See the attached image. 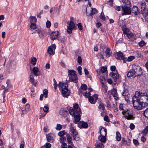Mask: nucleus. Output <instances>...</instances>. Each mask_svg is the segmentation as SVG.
<instances>
[{
    "label": "nucleus",
    "instance_id": "f257e3e1",
    "mask_svg": "<svg viewBox=\"0 0 148 148\" xmlns=\"http://www.w3.org/2000/svg\"><path fill=\"white\" fill-rule=\"evenodd\" d=\"M132 102L134 108L142 109L147 106L148 103V96L147 93L144 91H137L132 97Z\"/></svg>",
    "mask_w": 148,
    "mask_h": 148
},
{
    "label": "nucleus",
    "instance_id": "f03ea898",
    "mask_svg": "<svg viewBox=\"0 0 148 148\" xmlns=\"http://www.w3.org/2000/svg\"><path fill=\"white\" fill-rule=\"evenodd\" d=\"M70 114L74 117V122L76 123L79 122L80 119V114L81 113V109L79 108V105L76 103L73 106V108L69 111Z\"/></svg>",
    "mask_w": 148,
    "mask_h": 148
},
{
    "label": "nucleus",
    "instance_id": "7ed1b4c3",
    "mask_svg": "<svg viewBox=\"0 0 148 148\" xmlns=\"http://www.w3.org/2000/svg\"><path fill=\"white\" fill-rule=\"evenodd\" d=\"M119 109L120 110H123L122 113L123 115H125L124 117L127 120L133 119L134 118L133 117L132 111L128 110H124L123 105V104L121 103L120 104Z\"/></svg>",
    "mask_w": 148,
    "mask_h": 148
},
{
    "label": "nucleus",
    "instance_id": "20e7f679",
    "mask_svg": "<svg viewBox=\"0 0 148 148\" xmlns=\"http://www.w3.org/2000/svg\"><path fill=\"white\" fill-rule=\"evenodd\" d=\"M130 2L127 0L124 6H122L121 14L122 16L130 14H131Z\"/></svg>",
    "mask_w": 148,
    "mask_h": 148
},
{
    "label": "nucleus",
    "instance_id": "39448f33",
    "mask_svg": "<svg viewBox=\"0 0 148 148\" xmlns=\"http://www.w3.org/2000/svg\"><path fill=\"white\" fill-rule=\"evenodd\" d=\"M74 18L73 17H70V21L67 22L68 26H67V32L70 34L72 33V30L75 28V25L74 23Z\"/></svg>",
    "mask_w": 148,
    "mask_h": 148
},
{
    "label": "nucleus",
    "instance_id": "423d86ee",
    "mask_svg": "<svg viewBox=\"0 0 148 148\" xmlns=\"http://www.w3.org/2000/svg\"><path fill=\"white\" fill-rule=\"evenodd\" d=\"M133 69L135 71L136 75L138 76L141 75L142 73V70L141 67L138 65H134L133 67Z\"/></svg>",
    "mask_w": 148,
    "mask_h": 148
},
{
    "label": "nucleus",
    "instance_id": "0eeeda50",
    "mask_svg": "<svg viewBox=\"0 0 148 148\" xmlns=\"http://www.w3.org/2000/svg\"><path fill=\"white\" fill-rule=\"evenodd\" d=\"M61 90L63 96L64 97H67L70 95V91L67 87L64 88Z\"/></svg>",
    "mask_w": 148,
    "mask_h": 148
},
{
    "label": "nucleus",
    "instance_id": "6e6552de",
    "mask_svg": "<svg viewBox=\"0 0 148 148\" xmlns=\"http://www.w3.org/2000/svg\"><path fill=\"white\" fill-rule=\"evenodd\" d=\"M56 47V46L54 44H52L49 47L48 49V52L49 53L52 55L54 54L55 52L53 51V50H55Z\"/></svg>",
    "mask_w": 148,
    "mask_h": 148
},
{
    "label": "nucleus",
    "instance_id": "1a4fd4ad",
    "mask_svg": "<svg viewBox=\"0 0 148 148\" xmlns=\"http://www.w3.org/2000/svg\"><path fill=\"white\" fill-rule=\"evenodd\" d=\"M97 103L99 104L98 108L101 111H103L105 109V106L102 103V101L101 99H98Z\"/></svg>",
    "mask_w": 148,
    "mask_h": 148
},
{
    "label": "nucleus",
    "instance_id": "9d476101",
    "mask_svg": "<svg viewBox=\"0 0 148 148\" xmlns=\"http://www.w3.org/2000/svg\"><path fill=\"white\" fill-rule=\"evenodd\" d=\"M59 34V33L58 31H57L56 32H52L51 35V39L52 40H54L55 39H57Z\"/></svg>",
    "mask_w": 148,
    "mask_h": 148
},
{
    "label": "nucleus",
    "instance_id": "9b49d317",
    "mask_svg": "<svg viewBox=\"0 0 148 148\" xmlns=\"http://www.w3.org/2000/svg\"><path fill=\"white\" fill-rule=\"evenodd\" d=\"M132 11L135 15L139 14L140 12V10L138 9V7L136 6H133Z\"/></svg>",
    "mask_w": 148,
    "mask_h": 148
},
{
    "label": "nucleus",
    "instance_id": "f8f14e48",
    "mask_svg": "<svg viewBox=\"0 0 148 148\" xmlns=\"http://www.w3.org/2000/svg\"><path fill=\"white\" fill-rule=\"evenodd\" d=\"M58 85V86L60 90L68 87V85L66 83H63L61 82H59V84Z\"/></svg>",
    "mask_w": 148,
    "mask_h": 148
},
{
    "label": "nucleus",
    "instance_id": "ddd939ff",
    "mask_svg": "<svg viewBox=\"0 0 148 148\" xmlns=\"http://www.w3.org/2000/svg\"><path fill=\"white\" fill-rule=\"evenodd\" d=\"M88 126V125L87 123L83 121H80L78 124V126L79 128H86Z\"/></svg>",
    "mask_w": 148,
    "mask_h": 148
},
{
    "label": "nucleus",
    "instance_id": "4468645a",
    "mask_svg": "<svg viewBox=\"0 0 148 148\" xmlns=\"http://www.w3.org/2000/svg\"><path fill=\"white\" fill-rule=\"evenodd\" d=\"M39 69L37 67H34L32 70H31V72H32L36 76H38L39 75V74L38 73L39 72Z\"/></svg>",
    "mask_w": 148,
    "mask_h": 148
},
{
    "label": "nucleus",
    "instance_id": "2eb2a0df",
    "mask_svg": "<svg viewBox=\"0 0 148 148\" xmlns=\"http://www.w3.org/2000/svg\"><path fill=\"white\" fill-rule=\"evenodd\" d=\"M110 75L112 76L114 80L118 79L119 77L118 73L116 71L114 72L110 73Z\"/></svg>",
    "mask_w": 148,
    "mask_h": 148
},
{
    "label": "nucleus",
    "instance_id": "dca6fc26",
    "mask_svg": "<svg viewBox=\"0 0 148 148\" xmlns=\"http://www.w3.org/2000/svg\"><path fill=\"white\" fill-rule=\"evenodd\" d=\"M29 81L32 84L34 85L35 86H36L37 82L34 79L33 75H31L29 76Z\"/></svg>",
    "mask_w": 148,
    "mask_h": 148
},
{
    "label": "nucleus",
    "instance_id": "f3484780",
    "mask_svg": "<svg viewBox=\"0 0 148 148\" xmlns=\"http://www.w3.org/2000/svg\"><path fill=\"white\" fill-rule=\"evenodd\" d=\"M135 72V71H134L133 69L130 70L127 74V76L128 77L136 76V73Z\"/></svg>",
    "mask_w": 148,
    "mask_h": 148
},
{
    "label": "nucleus",
    "instance_id": "a211bd4d",
    "mask_svg": "<svg viewBox=\"0 0 148 148\" xmlns=\"http://www.w3.org/2000/svg\"><path fill=\"white\" fill-rule=\"evenodd\" d=\"M47 141L50 143L53 142L54 140L53 137V135L51 134H48L46 135Z\"/></svg>",
    "mask_w": 148,
    "mask_h": 148
},
{
    "label": "nucleus",
    "instance_id": "6ab92c4d",
    "mask_svg": "<svg viewBox=\"0 0 148 148\" xmlns=\"http://www.w3.org/2000/svg\"><path fill=\"white\" fill-rule=\"evenodd\" d=\"M111 93L112 95L114 97H115L116 100L118 98V96L117 93V90L116 88H113L111 91Z\"/></svg>",
    "mask_w": 148,
    "mask_h": 148
},
{
    "label": "nucleus",
    "instance_id": "aec40b11",
    "mask_svg": "<svg viewBox=\"0 0 148 148\" xmlns=\"http://www.w3.org/2000/svg\"><path fill=\"white\" fill-rule=\"evenodd\" d=\"M100 135L102 136H106L107 134V129L106 128L102 127L100 130Z\"/></svg>",
    "mask_w": 148,
    "mask_h": 148
},
{
    "label": "nucleus",
    "instance_id": "412c9836",
    "mask_svg": "<svg viewBox=\"0 0 148 148\" xmlns=\"http://www.w3.org/2000/svg\"><path fill=\"white\" fill-rule=\"evenodd\" d=\"M115 57L117 59H121L123 57V54L121 52H119L115 54Z\"/></svg>",
    "mask_w": 148,
    "mask_h": 148
},
{
    "label": "nucleus",
    "instance_id": "4be33fe9",
    "mask_svg": "<svg viewBox=\"0 0 148 148\" xmlns=\"http://www.w3.org/2000/svg\"><path fill=\"white\" fill-rule=\"evenodd\" d=\"M68 75L69 78H71V76L76 75V72L73 70H68Z\"/></svg>",
    "mask_w": 148,
    "mask_h": 148
},
{
    "label": "nucleus",
    "instance_id": "5701e85b",
    "mask_svg": "<svg viewBox=\"0 0 148 148\" xmlns=\"http://www.w3.org/2000/svg\"><path fill=\"white\" fill-rule=\"evenodd\" d=\"M128 90L126 89H125L123 92L122 95L124 97V98L126 101H127L128 100Z\"/></svg>",
    "mask_w": 148,
    "mask_h": 148
},
{
    "label": "nucleus",
    "instance_id": "b1692460",
    "mask_svg": "<svg viewBox=\"0 0 148 148\" xmlns=\"http://www.w3.org/2000/svg\"><path fill=\"white\" fill-rule=\"evenodd\" d=\"M71 78H69L70 81L73 82L75 83L78 82V79L77 75H74L71 76Z\"/></svg>",
    "mask_w": 148,
    "mask_h": 148
},
{
    "label": "nucleus",
    "instance_id": "393cba45",
    "mask_svg": "<svg viewBox=\"0 0 148 148\" xmlns=\"http://www.w3.org/2000/svg\"><path fill=\"white\" fill-rule=\"evenodd\" d=\"M126 36L131 41H133L134 40V34L131 32H130Z\"/></svg>",
    "mask_w": 148,
    "mask_h": 148
},
{
    "label": "nucleus",
    "instance_id": "a878e982",
    "mask_svg": "<svg viewBox=\"0 0 148 148\" xmlns=\"http://www.w3.org/2000/svg\"><path fill=\"white\" fill-rule=\"evenodd\" d=\"M98 139L99 141H101V143H105L106 141L105 136H102L100 135L98 137Z\"/></svg>",
    "mask_w": 148,
    "mask_h": 148
},
{
    "label": "nucleus",
    "instance_id": "bb28decb",
    "mask_svg": "<svg viewBox=\"0 0 148 148\" xmlns=\"http://www.w3.org/2000/svg\"><path fill=\"white\" fill-rule=\"evenodd\" d=\"M44 111L43 113L46 114L47 113L49 112V108L47 106H45L43 108L42 107H40V109L41 111H42V109Z\"/></svg>",
    "mask_w": 148,
    "mask_h": 148
},
{
    "label": "nucleus",
    "instance_id": "cd10ccee",
    "mask_svg": "<svg viewBox=\"0 0 148 148\" xmlns=\"http://www.w3.org/2000/svg\"><path fill=\"white\" fill-rule=\"evenodd\" d=\"M95 145L96 148H103L104 147L103 144L99 142V141L95 144Z\"/></svg>",
    "mask_w": 148,
    "mask_h": 148
},
{
    "label": "nucleus",
    "instance_id": "c85d7f7f",
    "mask_svg": "<svg viewBox=\"0 0 148 148\" xmlns=\"http://www.w3.org/2000/svg\"><path fill=\"white\" fill-rule=\"evenodd\" d=\"M36 32L38 34L39 36L41 38H43L44 36L43 31L40 29L36 30Z\"/></svg>",
    "mask_w": 148,
    "mask_h": 148
},
{
    "label": "nucleus",
    "instance_id": "c756f323",
    "mask_svg": "<svg viewBox=\"0 0 148 148\" xmlns=\"http://www.w3.org/2000/svg\"><path fill=\"white\" fill-rule=\"evenodd\" d=\"M140 6L141 12L145 10L146 3L145 1L141 2L140 4Z\"/></svg>",
    "mask_w": 148,
    "mask_h": 148
},
{
    "label": "nucleus",
    "instance_id": "7c9ffc66",
    "mask_svg": "<svg viewBox=\"0 0 148 148\" xmlns=\"http://www.w3.org/2000/svg\"><path fill=\"white\" fill-rule=\"evenodd\" d=\"M29 19L30 23H36L37 21L36 18L34 16H31Z\"/></svg>",
    "mask_w": 148,
    "mask_h": 148
},
{
    "label": "nucleus",
    "instance_id": "2f4dec72",
    "mask_svg": "<svg viewBox=\"0 0 148 148\" xmlns=\"http://www.w3.org/2000/svg\"><path fill=\"white\" fill-rule=\"evenodd\" d=\"M106 54V56L107 57H109L111 54V52L109 48H107L106 51H105Z\"/></svg>",
    "mask_w": 148,
    "mask_h": 148
},
{
    "label": "nucleus",
    "instance_id": "473e14b6",
    "mask_svg": "<svg viewBox=\"0 0 148 148\" xmlns=\"http://www.w3.org/2000/svg\"><path fill=\"white\" fill-rule=\"evenodd\" d=\"M71 132V135H72L73 137V139L74 140H75V137L78 134V132L76 131V130H73Z\"/></svg>",
    "mask_w": 148,
    "mask_h": 148
},
{
    "label": "nucleus",
    "instance_id": "72a5a7b5",
    "mask_svg": "<svg viewBox=\"0 0 148 148\" xmlns=\"http://www.w3.org/2000/svg\"><path fill=\"white\" fill-rule=\"evenodd\" d=\"M116 140L118 141H120L121 140V135L120 133L119 132L117 131L116 132Z\"/></svg>",
    "mask_w": 148,
    "mask_h": 148
},
{
    "label": "nucleus",
    "instance_id": "f704fd0d",
    "mask_svg": "<svg viewBox=\"0 0 148 148\" xmlns=\"http://www.w3.org/2000/svg\"><path fill=\"white\" fill-rule=\"evenodd\" d=\"M97 12V10L95 8H92V10L90 11L89 15L92 16L95 13Z\"/></svg>",
    "mask_w": 148,
    "mask_h": 148
},
{
    "label": "nucleus",
    "instance_id": "c9c22d12",
    "mask_svg": "<svg viewBox=\"0 0 148 148\" xmlns=\"http://www.w3.org/2000/svg\"><path fill=\"white\" fill-rule=\"evenodd\" d=\"M122 141L124 144H125L127 145H130V140L129 139H128V142H127V140L124 138H122Z\"/></svg>",
    "mask_w": 148,
    "mask_h": 148
},
{
    "label": "nucleus",
    "instance_id": "e433bc0d",
    "mask_svg": "<svg viewBox=\"0 0 148 148\" xmlns=\"http://www.w3.org/2000/svg\"><path fill=\"white\" fill-rule=\"evenodd\" d=\"M67 138L68 143L72 145L73 144V143L71 141L72 140L71 136L70 135H68L67 137Z\"/></svg>",
    "mask_w": 148,
    "mask_h": 148
},
{
    "label": "nucleus",
    "instance_id": "4c0bfd02",
    "mask_svg": "<svg viewBox=\"0 0 148 148\" xmlns=\"http://www.w3.org/2000/svg\"><path fill=\"white\" fill-rule=\"evenodd\" d=\"M69 126V127L70 130L71 132L76 129L75 127L74 126V124L73 123H71Z\"/></svg>",
    "mask_w": 148,
    "mask_h": 148
},
{
    "label": "nucleus",
    "instance_id": "58836bf2",
    "mask_svg": "<svg viewBox=\"0 0 148 148\" xmlns=\"http://www.w3.org/2000/svg\"><path fill=\"white\" fill-rule=\"evenodd\" d=\"M48 91L47 89H44L43 90V94L45 98H47L48 96Z\"/></svg>",
    "mask_w": 148,
    "mask_h": 148
},
{
    "label": "nucleus",
    "instance_id": "ea45409f",
    "mask_svg": "<svg viewBox=\"0 0 148 148\" xmlns=\"http://www.w3.org/2000/svg\"><path fill=\"white\" fill-rule=\"evenodd\" d=\"M89 101L92 103L94 104L95 102V100L94 101V99L93 97L90 96L88 98Z\"/></svg>",
    "mask_w": 148,
    "mask_h": 148
},
{
    "label": "nucleus",
    "instance_id": "a19ab883",
    "mask_svg": "<svg viewBox=\"0 0 148 148\" xmlns=\"http://www.w3.org/2000/svg\"><path fill=\"white\" fill-rule=\"evenodd\" d=\"M123 33L125 34L126 35H127L130 32L129 30L126 28L123 29Z\"/></svg>",
    "mask_w": 148,
    "mask_h": 148
},
{
    "label": "nucleus",
    "instance_id": "79ce46f5",
    "mask_svg": "<svg viewBox=\"0 0 148 148\" xmlns=\"http://www.w3.org/2000/svg\"><path fill=\"white\" fill-rule=\"evenodd\" d=\"M80 88L82 90H86L87 88V87L86 84H82Z\"/></svg>",
    "mask_w": 148,
    "mask_h": 148
},
{
    "label": "nucleus",
    "instance_id": "37998d69",
    "mask_svg": "<svg viewBox=\"0 0 148 148\" xmlns=\"http://www.w3.org/2000/svg\"><path fill=\"white\" fill-rule=\"evenodd\" d=\"M65 133V132L64 130L62 131L59 132L58 133V135L60 137L64 136Z\"/></svg>",
    "mask_w": 148,
    "mask_h": 148
},
{
    "label": "nucleus",
    "instance_id": "c03bdc74",
    "mask_svg": "<svg viewBox=\"0 0 148 148\" xmlns=\"http://www.w3.org/2000/svg\"><path fill=\"white\" fill-rule=\"evenodd\" d=\"M62 127V125L60 124H58L56 127V129L57 130H60Z\"/></svg>",
    "mask_w": 148,
    "mask_h": 148
},
{
    "label": "nucleus",
    "instance_id": "a18cd8bd",
    "mask_svg": "<svg viewBox=\"0 0 148 148\" xmlns=\"http://www.w3.org/2000/svg\"><path fill=\"white\" fill-rule=\"evenodd\" d=\"M144 115L148 118V108L146 109L144 111Z\"/></svg>",
    "mask_w": 148,
    "mask_h": 148
},
{
    "label": "nucleus",
    "instance_id": "49530a36",
    "mask_svg": "<svg viewBox=\"0 0 148 148\" xmlns=\"http://www.w3.org/2000/svg\"><path fill=\"white\" fill-rule=\"evenodd\" d=\"M36 59L35 58H33L32 59L31 63L32 64H33L34 65H35V64H36Z\"/></svg>",
    "mask_w": 148,
    "mask_h": 148
},
{
    "label": "nucleus",
    "instance_id": "de8ad7c7",
    "mask_svg": "<svg viewBox=\"0 0 148 148\" xmlns=\"http://www.w3.org/2000/svg\"><path fill=\"white\" fill-rule=\"evenodd\" d=\"M82 67L81 66H78L77 68V71L80 75H81L82 74Z\"/></svg>",
    "mask_w": 148,
    "mask_h": 148
},
{
    "label": "nucleus",
    "instance_id": "09e8293b",
    "mask_svg": "<svg viewBox=\"0 0 148 148\" xmlns=\"http://www.w3.org/2000/svg\"><path fill=\"white\" fill-rule=\"evenodd\" d=\"M31 24L30 25V28L32 29H35L36 27V25L35 23H31Z\"/></svg>",
    "mask_w": 148,
    "mask_h": 148
},
{
    "label": "nucleus",
    "instance_id": "8fccbe9b",
    "mask_svg": "<svg viewBox=\"0 0 148 148\" xmlns=\"http://www.w3.org/2000/svg\"><path fill=\"white\" fill-rule=\"evenodd\" d=\"M100 18L103 21H105V17L103 11L101 13Z\"/></svg>",
    "mask_w": 148,
    "mask_h": 148
},
{
    "label": "nucleus",
    "instance_id": "3c124183",
    "mask_svg": "<svg viewBox=\"0 0 148 148\" xmlns=\"http://www.w3.org/2000/svg\"><path fill=\"white\" fill-rule=\"evenodd\" d=\"M77 25L79 30H82V29L83 27L81 23H78L77 24Z\"/></svg>",
    "mask_w": 148,
    "mask_h": 148
},
{
    "label": "nucleus",
    "instance_id": "603ef678",
    "mask_svg": "<svg viewBox=\"0 0 148 148\" xmlns=\"http://www.w3.org/2000/svg\"><path fill=\"white\" fill-rule=\"evenodd\" d=\"M66 140V138L64 137V136L60 137L59 138V141L61 143L62 142Z\"/></svg>",
    "mask_w": 148,
    "mask_h": 148
},
{
    "label": "nucleus",
    "instance_id": "864d4df0",
    "mask_svg": "<svg viewBox=\"0 0 148 148\" xmlns=\"http://www.w3.org/2000/svg\"><path fill=\"white\" fill-rule=\"evenodd\" d=\"M134 144L136 146H138L139 144L138 141L136 139H134L133 140Z\"/></svg>",
    "mask_w": 148,
    "mask_h": 148
},
{
    "label": "nucleus",
    "instance_id": "5fc2aeb1",
    "mask_svg": "<svg viewBox=\"0 0 148 148\" xmlns=\"http://www.w3.org/2000/svg\"><path fill=\"white\" fill-rule=\"evenodd\" d=\"M134 58V56H131L129 57L127 59V60L128 61H132Z\"/></svg>",
    "mask_w": 148,
    "mask_h": 148
},
{
    "label": "nucleus",
    "instance_id": "6e6d98bb",
    "mask_svg": "<svg viewBox=\"0 0 148 148\" xmlns=\"http://www.w3.org/2000/svg\"><path fill=\"white\" fill-rule=\"evenodd\" d=\"M46 26L47 27L49 28L50 27L51 25V22L47 20L46 23Z\"/></svg>",
    "mask_w": 148,
    "mask_h": 148
},
{
    "label": "nucleus",
    "instance_id": "4d7b16f0",
    "mask_svg": "<svg viewBox=\"0 0 148 148\" xmlns=\"http://www.w3.org/2000/svg\"><path fill=\"white\" fill-rule=\"evenodd\" d=\"M46 114L42 112V111H40V119H41L42 117L45 116Z\"/></svg>",
    "mask_w": 148,
    "mask_h": 148
},
{
    "label": "nucleus",
    "instance_id": "13d9d810",
    "mask_svg": "<svg viewBox=\"0 0 148 148\" xmlns=\"http://www.w3.org/2000/svg\"><path fill=\"white\" fill-rule=\"evenodd\" d=\"M141 13L142 14H148V8L146 10H145L143 11H142Z\"/></svg>",
    "mask_w": 148,
    "mask_h": 148
},
{
    "label": "nucleus",
    "instance_id": "bf43d9fd",
    "mask_svg": "<svg viewBox=\"0 0 148 148\" xmlns=\"http://www.w3.org/2000/svg\"><path fill=\"white\" fill-rule=\"evenodd\" d=\"M140 46L142 47L145 45V43L143 40L141 41L139 43Z\"/></svg>",
    "mask_w": 148,
    "mask_h": 148
},
{
    "label": "nucleus",
    "instance_id": "052dcab7",
    "mask_svg": "<svg viewBox=\"0 0 148 148\" xmlns=\"http://www.w3.org/2000/svg\"><path fill=\"white\" fill-rule=\"evenodd\" d=\"M97 57L98 58L103 59L104 57L103 55L101 53H99L97 54Z\"/></svg>",
    "mask_w": 148,
    "mask_h": 148
},
{
    "label": "nucleus",
    "instance_id": "680f3d73",
    "mask_svg": "<svg viewBox=\"0 0 148 148\" xmlns=\"http://www.w3.org/2000/svg\"><path fill=\"white\" fill-rule=\"evenodd\" d=\"M104 120L105 121H106L107 122L110 121V120L109 119L108 116L107 115H106L105 116Z\"/></svg>",
    "mask_w": 148,
    "mask_h": 148
},
{
    "label": "nucleus",
    "instance_id": "e2e57ef3",
    "mask_svg": "<svg viewBox=\"0 0 148 148\" xmlns=\"http://www.w3.org/2000/svg\"><path fill=\"white\" fill-rule=\"evenodd\" d=\"M61 147L62 148H67V145L65 143H62V145Z\"/></svg>",
    "mask_w": 148,
    "mask_h": 148
},
{
    "label": "nucleus",
    "instance_id": "0e129e2a",
    "mask_svg": "<svg viewBox=\"0 0 148 148\" xmlns=\"http://www.w3.org/2000/svg\"><path fill=\"white\" fill-rule=\"evenodd\" d=\"M77 62L79 64H80L82 62V58L80 56H79L78 57Z\"/></svg>",
    "mask_w": 148,
    "mask_h": 148
},
{
    "label": "nucleus",
    "instance_id": "69168bd1",
    "mask_svg": "<svg viewBox=\"0 0 148 148\" xmlns=\"http://www.w3.org/2000/svg\"><path fill=\"white\" fill-rule=\"evenodd\" d=\"M29 105L28 104H26L25 106V110L27 111L29 110Z\"/></svg>",
    "mask_w": 148,
    "mask_h": 148
},
{
    "label": "nucleus",
    "instance_id": "338daca9",
    "mask_svg": "<svg viewBox=\"0 0 148 148\" xmlns=\"http://www.w3.org/2000/svg\"><path fill=\"white\" fill-rule=\"evenodd\" d=\"M107 70V68L106 67H103L101 69V71L103 73H104Z\"/></svg>",
    "mask_w": 148,
    "mask_h": 148
},
{
    "label": "nucleus",
    "instance_id": "774afa93",
    "mask_svg": "<svg viewBox=\"0 0 148 148\" xmlns=\"http://www.w3.org/2000/svg\"><path fill=\"white\" fill-rule=\"evenodd\" d=\"M24 142L23 141L20 144V148H24Z\"/></svg>",
    "mask_w": 148,
    "mask_h": 148
}]
</instances>
